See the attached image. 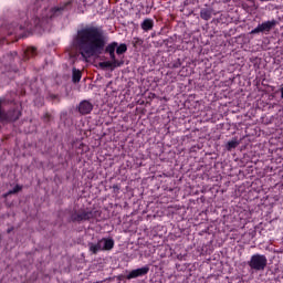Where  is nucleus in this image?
I'll use <instances>...</instances> for the list:
<instances>
[{"label":"nucleus","mask_w":283,"mask_h":283,"mask_svg":"<svg viewBox=\"0 0 283 283\" xmlns=\"http://www.w3.org/2000/svg\"><path fill=\"white\" fill-rule=\"evenodd\" d=\"M73 43L83 59H92V56H98V54L103 53L107 41L103 29L85 27L77 31Z\"/></svg>","instance_id":"1"},{"label":"nucleus","mask_w":283,"mask_h":283,"mask_svg":"<svg viewBox=\"0 0 283 283\" xmlns=\"http://www.w3.org/2000/svg\"><path fill=\"white\" fill-rule=\"evenodd\" d=\"M88 249L94 255L99 251H112V249H114V240L104 238L97 243H88Z\"/></svg>","instance_id":"2"},{"label":"nucleus","mask_w":283,"mask_h":283,"mask_svg":"<svg viewBox=\"0 0 283 283\" xmlns=\"http://www.w3.org/2000/svg\"><path fill=\"white\" fill-rule=\"evenodd\" d=\"M268 262L269 260H266L264 254H253L248 264L253 271H264Z\"/></svg>","instance_id":"3"},{"label":"nucleus","mask_w":283,"mask_h":283,"mask_svg":"<svg viewBox=\"0 0 283 283\" xmlns=\"http://www.w3.org/2000/svg\"><path fill=\"white\" fill-rule=\"evenodd\" d=\"M63 12V8H56V7H51V8H44L42 11L39 20H40V25H43V23H48L50 19L57 17V14H61Z\"/></svg>","instance_id":"4"},{"label":"nucleus","mask_w":283,"mask_h":283,"mask_svg":"<svg viewBox=\"0 0 283 283\" xmlns=\"http://www.w3.org/2000/svg\"><path fill=\"white\" fill-rule=\"evenodd\" d=\"M1 103L2 102L0 99V120H9V122L19 120V117L21 116V112L12 111V112L6 113L1 108Z\"/></svg>","instance_id":"5"},{"label":"nucleus","mask_w":283,"mask_h":283,"mask_svg":"<svg viewBox=\"0 0 283 283\" xmlns=\"http://www.w3.org/2000/svg\"><path fill=\"white\" fill-rule=\"evenodd\" d=\"M147 273H149V265H145L143 268L130 271L126 279L134 280L136 277H143V275H147Z\"/></svg>","instance_id":"6"},{"label":"nucleus","mask_w":283,"mask_h":283,"mask_svg":"<svg viewBox=\"0 0 283 283\" xmlns=\"http://www.w3.org/2000/svg\"><path fill=\"white\" fill-rule=\"evenodd\" d=\"M92 218H94V213L92 211H82L72 216V220H74V222H83L85 220H92Z\"/></svg>","instance_id":"7"},{"label":"nucleus","mask_w":283,"mask_h":283,"mask_svg":"<svg viewBox=\"0 0 283 283\" xmlns=\"http://www.w3.org/2000/svg\"><path fill=\"white\" fill-rule=\"evenodd\" d=\"M98 65L102 67V70H107V67H109L111 70H116V67H120V65H123V62L118 60H112L106 62H99Z\"/></svg>","instance_id":"8"},{"label":"nucleus","mask_w":283,"mask_h":283,"mask_svg":"<svg viewBox=\"0 0 283 283\" xmlns=\"http://www.w3.org/2000/svg\"><path fill=\"white\" fill-rule=\"evenodd\" d=\"M94 109V105L90 101H83L78 105V112L82 115L90 114Z\"/></svg>","instance_id":"9"},{"label":"nucleus","mask_w":283,"mask_h":283,"mask_svg":"<svg viewBox=\"0 0 283 283\" xmlns=\"http://www.w3.org/2000/svg\"><path fill=\"white\" fill-rule=\"evenodd\" d=\"M116 48H118V43L117 42H112L111 44H108L106 46V52L107 54H109L111 56V61H115L116 60Z\"/></svg>","instance_id":"10"},{"label":"nucleus","mask_w":283,"mask_h":283,"mask_svg":"<svg viewBox=\"0 0 283 283\" xmlns=\"http://www.w3.org/2000/svg\"><path fill=\"white\" fill-rule=\"evenodd\" d=\"M200 17L203 21H209L213 17V10L211 8H203L200 10Z\"/></svg>","instance_id":"11"},{"label":"nucleus","mask_w":283,"mask_h":283,"mask_svg":"<svg viewBox=\"0 0 283 283\" xmlns=\"http://www.w3.org/2000/svg\"><path fill=\"white\" fill-rule=\"evenodd\" d=\"M274 25H275V20L266 21V22L259 24V27L261 28V32H271V30H273Z\"/></svg>","instance_id":"12"},{"label":"nucleus","mask_w":283,"mask_h":283,"mask_svg":"<svg viewBox=\"0 0 283 283\" xmlns=\"http://www.w3.org/2000/svg\"><path fill=\"white\" fill-rule=\"evenodd\" d=\"M154 29V20L151 19H145L142 22V30H144V32H149V30Z\"/></svg>","instance_id":"13"},{"label":"nucleus","mask_w":283,"mask_h":283,"mask_svg":"<svg viewBox=\"0 0 283 283\" xmlns=\"http://www.w3.org/2000/svg\"><path fill=\"white\" fill-rule=\"evenodd\" d=\"M238 145H240V142H238V139H232V140L228 142V144H227L228 151H231V149H235V147H238Z\"/></svg>","instance_id":"14"},{"label":"nucleus","mask_w":283,"mask_h":283,"mask_svg":"<svg viewBox=\"0 0 283 283\" xmlns=\"http://www.w3.org/2000/svg\"><path fill=\"white\" fill-rule=\"evenodd\" d=\"M127 52V44H117L116 54H125Z\"/></svg>","instance_id":"15"},{"label":"nucleus","mask_w":283,"mask_h":283,"mask_svg":"<svg viewBox=\"0 0 283 283\" xmlns=\"http://www.w3.org/2000/svg\"><path fill=\"white\" fill-rule=\"evenodd\" d=\"M21 186H15L12 190H9L6 195L4 198H7V196H12V193H19V191H21Z\"/></svg>","instance_id":"16"},{"label":"nucleus","mask_w":283,"mask_h":283,"mask_svg":"<svg viewBox=\"0 0 283 283\" xmlns=\"http://www.w3.org/2000/svg\"><path fill=\"white\" fill-rule=\"evenodd\" d=\"M73 81L74 83H78V81H81V72L73 71Z\"/></svg>","instance_id":"17"},{"label":"nucleus","mask_w":283,"mask_h":283,"mask_svg":"<svg viewBox=\"0 0 283 283\" xmlns=\"http://www.w3.org/2000/svg\"><path fill=\"white\" fill-rule=\"evenodd\" d=\"M260 32H262V29H261V27H260V24H259L255 29H253V30L250 32V34H260Z\"/></svg>","instance_id":"18"},{"label":"nucleus","mask_w":283,"mask_h":283,"mask_svg":"<svg viewBox=\"0 0 283 283\" xmlns=\"http://www.w3.org/2000/svg\"><path fill=\"white\" fill-rule=\"evenodd\" d=\"M12 231H13V228H9V229L7 230V233H12Z\"/></svg>","instance_id":"19"},{"label":"nucleus","mask_w":283,"mask_h":283,"mask_svg":"<svg viewBox=\"0 0 283 283\" xmlns=\"http://www.w3.org/2000/svg\"><path fill=\"white\" fill-rule=\"evenodd\" d=\"M280 92H281V98L283 99V87H281Z\"/></svg>","instance_id":"20"}]
</instances>
